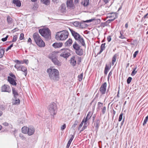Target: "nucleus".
Instances as JSON below:
<instances>
[{"label":"nucleus","mask_w":148,"mask_h":148,"mask_svg":"<svg viewBox=\"0 0 148 148\" xmlns=\"http://www.w3.org/2000/svg\"><path fill=\"white\" fill-rule=\"evenodd\" d=\"M69 33L66 30L57 32L56 35V39L58 40H64L68 37Z\"/></svg>","instance_id":"obj_3"},{"label":"nucleus","mask_w":148,"mask_h":148,"mask_svg":"<svg viewBox=\"0 0 148 148\" xmlns=\"http://www.w3.org/2000/svg\"><path fill=\"white\" fill-rule=\"evenodd\" d=\"M69 29L75 39L76 40L78 41L82 46H84L85 44L84 40L80 36V35L77 32L73 31L72 29L69 28Z\"/></svg>","instance_id":"obj_4"},{"label":"nucleus","mask_w":148,"mask_h":148,"mask_svg":"<svg viewBox=\"0 0 148 148\" xmlns=\"http://www.w3.org/2000/svg\"><path fill=\"white\" fill-rule=\"evenodd\" d=\"M4 51L3 49H0V58H1L3 57Z\"/></svg>","instance_id":"obj_33"},{"label":"nucleus","mask_w":148,"mask_h":148,"mask_svg":"<svg viewBox=\"0 0 148 148\" xmlns=\"http://www.w3.org/2000/svg\"><path fill=\"white\" fill-rule=\"evenodd\" d=\"M13 3L18 7H20L21 5V3L19 0H13Z\"/></svg>","instance_id":"obj_16"},{"label":"nucleus","mask_w":148,"mask_h":148,"mask_svg":"<svg viewBox=\"0 0 148 148\" xmlns=\"http://www.w3.org/2000/svg\"><path fill=\"white\" fill-rule=\"evenodd\" d=\"M108 70H106L105 69L104 71V73L106 75L108 72Z\"/></svg>","instance_id":"obj_59"},{"label":"nucleus","mask_w":148,"mask_h":148,"mask_svg":"<svg viewBox=\"0 0 148 148\" xmlns=\"http://www.w3.org/2000/svg\"><path fill=\"white\" fill-rule=\"evenodd\" d=\"M83 73H82L80 75H78V77L79 81H81L82 80L83 78Z\"/></svg>","instance_id":"obj_34"},{"label":"nucleus","mask_w":148,"mask_h":148,"mask_svg":"<svg viewBox=\"0 0 148 148\" xmlns=\"http://www.w3.org/2000/svg\"><path fill=\"white\" fill-rule=\"evenodd\" d=\"M20 67V66H18V65L16 64L14 66V67L16 68L17 70L19 69V67Z\"/></svg>","instance_id":"obj_55"},{"label":"nucleus","mask_w":148,"mask_h":148,"mask_svg":"<svg viewBox=\"0 0 148 148\" xmlns=\"http://www.w3.org/2000/svg\"><path fill=\"white\" fill-rule=\"evenodd\" d=\"M107 85L106 83L104 82L101 85L100 88L99 90L101 93L102 95L105 94L106 92Z\"/></svg>","instance_id":"obj_9"},{"label":"nucleus","mask_w":148,"mask_h":148,"mask_svg":"<svg viewBox=\"0 0 148 148\" xmlns=\"http://www.w3.org/2000/svg\"><path fill=\"white\" fill-rule=\"evenodd\" d=\"M106 108L105 106H104L103 108L102 109V114H104L106 112Z\"/></svg>","instance_id":"obj_38"},{"label":"nucleus","mask_w":148,"mask_h":148,"mask_svg":"<svg viewBox=\"0 0 148 148\" xmlns=\"http://www.w3.org/2000/svg\"><path fill=\"white\" fill-rule=\"evenodd\" d=\"M73 47L75 51L80 48V47L75 42L73 44Z\"/></svg>","instance_id":"obj_25"},{"label":"nucleus","mask_w":148,"mask_h":148,"mask_svg":"<svg viewBox=\"0 0 148 148\" xmlns=\"http://www.w3.org/2000/svg\"><path fill=\"white\" fill-rule=\"evenodd\" d=\"M28 127H27L24 126L22 128V131L23 133L27 134Z\"/></svg>","instance_id":"obj_22"},{"label":"nucleus","mask_w":148,"mask_h":148,"mask_svg":"<svg viewBox=\"0 0 148 148\" xmlns=\"http://www.w3.org/2000/svg\"><path fill=\"white\" fill-rule=\"evenodd\" d=\"M95 19L94 18L91 19L86 20L85 21V22H87V23L90 22H91L92 21L94 20Z\"/></svg>","instance_id":"obj_50"},{"label":"nucleus","mask_w":148,"mask_h":148,"mask_svg":"<svg viewBox=\"0 0 148 148\" xmlns=\"http://www.w3.org/2000/svg\"><path fill=\"white\" fill-rule=\"evenodd\" d=\"M15 62L18 64H21V61H20L18 60H15Z\"/></svg>","instance_id":"obj_62"},{"label":"nucleus","mask_w":148,"mask_h":148,"mask_svg":"<svg viewBox=\"0 0 148 148\" xmlns=\"http://www.w3.org/2000/svg\"><path fill=\"white\" fill-rule=\"evenodd\" d=\"M138 53V51H136L133 54V57L135 58L136 57V56Z\"/></svg>","instance_id":"obj_45"},{"label":"nucleus","mask_w":148,"mask_h":148,"mask_svg":"<svg viewBox=\"0 0 148 148\" xmlns=\"http://www.w3.org/2000/svg\"><path fill=\"white\" fill-rule=\"evenodd\" d=\"M48 109L51 116L53 117L55 115L57 112V107L56 104L54 103H51L48 106Z\"/></svg>","instance_id":"obj_6"},{"label":"nucleus","mask_w":148,"mask_h":148,"mask_svg":"<svg viewBox=\"0 0 148 148\" xmlns=\"http://www.w3.org/2000/svg\"><path fill=\"white\" fill-rule=\"evenodd\" d=\"M70 51L67 49L64 48L62 49L59 51V53H60V56L64 58H66L70 55Z\"/></svg>","instance_id":"obj_8"},{"label":"nucleus","mask_w":148,"mask_h":148,"mask_svg":"<svg viewBox=\"0 0 148 148\" xmlns=\"http://www.w3.org/2000/svg\"><path fill=\"white\" fill-rule=\"evenodd\" d=\"M35 129L32 126H30L28 127L27 134L29 136L33 135L34 133Z\"/></svg>","instance_id":"obj_12"},{"label":"nucleus","mask_w":148,"mask_h":148,"mask_svg":"<svg viewBox=\"0 0 148 148\" xmlns=\"http://www.w3.org/2000/svg\"><path fill=\"white\" fill-rule=\"evenodd\" d=\"M20 137H21V139L23 140H25L26 138L25 137L23 136L21 134L20 135Z\"/></svg>","instance_id":"obj_51"},{"label":"nucleus","mask_w":148,"mask_h":148,"mask_svg":"<svg viewBox=\"0 0 148 148\" xmlns=\"http://www.w3.org/2000/svg\"><path fill=\"white\" fill-rule=\"evenodd\" d=\"M24 34L23 33H21L20 34V36L19 37V39L20 40H22L24 38Z\"/></svg>","instance_id":"obj_42"},{"label":"nucleus","mask_w":148,"mask_h":148,"mask_svg":"<svg viewBox=\"0 0 148 148\" xmlns=\"http://www.w3.org/2000/svg\"><path fill=\"white\" fill-rule=\"evenodd\" d=\"M99 123L100 121H99V120H97L96 122V125L95 126V128L96 130H97L98 129Z\"/></svg>","instance_id":"obj_32"},{"label":"nucleus","mask_w":148,"mask_h":148,"mask_svg":"<svg viewBox=\"0 0 148 148\" xmlns=\"http://www.w3.org/2000/svg\"><path fill=\"white\" fill-rule=\"evenodd\" d=\"M71 143V142L69 141L67 144L66 147V148H69L70 145V144Z\"/></svg>","instance_id":"obj_49"},{"label":"nucleus","mask_w":148,"mask_h":148,"mask_svg":"<svg viewBox=\"0 0 148 148\" xmlns=\"http://www.w3.org/2000/svg\"><path fill=\"white\" fill-rule=\"evenodd\" d=\"M112 71H110L108 77V79L109 77L112 75Z\"/></svg>","instance_id":"obj_63"},{"label":"nucleus","mask_w":148,"mask_h":148,"mask_svg":"<svg viewBox=\"0 0 148 148\" xmlns=\"http://www.w3.org/2000/svg\"><path fill=\"white\" fill-rule=\"evenodd\" d=\"M116 55L115 54L113 56L112 60V64L113 65L114 64V63L116 62Z\"/></svg>","instance_id":"obj_29"},{"label":"nucleus","mask_w":148,"mask_h":148,"mask_svg":"<svg viewBox=\"0 0 148 148\" xmlns=\"http://www.w3.org/2000/svg\"><path fill=\"white\" fill-rule=\"evenodd\" d=\"M107 40L108 42H110L111 40V37L110 36H108L107 37Z\"/></svg>","instance_id":"obj_48"},{"label":"nucleus","mask_w":148,"mask_h":148,"mask_svg":"<svg viewBox=\"0 0 148 148\" xmlns=\"http://www.w3.org/2000/svg\"><path fill=\"white\" fill-rule=\"evenodd\" d=\"M62 43H53L52 46L54 48H59L61 47L62 45Z\"/></svg>","instance_id":"obj_19"},{"label":"nucleus","mask_w":148,"mask_h":148,"mask_svg":"<svg viewBox=\"0 0 148 148\" xmlns=\"http://www.w3.org/2000/svg\"><path fill=\"white\" fill-rule=\"evenodd\" d=\"M74 137V135H72L71 137V138L69 139V141H70L71 142H72V141L73 140Z\"/></svg>","instance_id":"obj_53"},{"label":"nucleus","mask_w":148,"mask_h":148,"mask_svg":"<svg viewBox=\"0 0 148 148\" xmlns=\"http://www.w3.org/2000/svg\"><path fill=\"white\" fill-rule=\"evenodd\" d=\"M66 124H64L61 127V130L62 131V130H64L66 128Z\"/></svg>","instance_id":"obj_43"},{"label":"nucleus","mask_w":148,"mask_h":148,"mask_svg":"<svg viewBox=\"0 0 148 148\" xmlns=\"http://www.w3.org/2000/svg\"><path fill=\"white\" fill-rule=\"evenodd\" d=\"M72 43L71 39H69L66 42L65 45L66 46H70L71 45Z\"/></svg>","instance_id":"obj_26"},{"label":"nucleus","mask_w":148,"mask_h":148,"mask_svg":"<svg viewBox=\"0 0 148 148\" xmlns=\"http://www.w3.org/2000/svg\"><path fill=\"white\" fill-rule=\"evenodd\" d=\"M105 4H107L109 2V0H102Z\"/></svg>","instance_id":"obj_57"},{"label":"nucleus","mask_w":148,"mask_h":148,"mask_svg":"<svg viewBox=\"0 0 148 148\" xmlns=\"http://www.w3.org/2000/svg\"><path fill=\"white\" fill-rule=\"evenodd\" d=\"M78 123V122L77 121H75L74 122V123L73 125V127H75L77 125V124Z\"/></svg>","instance_id":"obj_47"},{"label":"nucleus","mask_w":148,"mask_h":148,"mask_svg":"<svg viewBox=\"0 0 148 148\" xmlns=\"http://www.w3.org/2000/svg\"><path fill=\"white\" fill-rule=\"evenodd\" d=\"M8 80L9 82L12 85L16 86V83L14 79L10 77H8Z\"/></svg>","instance_id":"obj_13"},{"label":"nucleus","mask_w":148,"mask_h":148,"mask_svg":"<svg viewBox=\"0 0 148 148\" xmlns=\"http://www.w3.org/2000/svg\"><path fill=\"white\" fill-rule=\"evenodd\" d=\"M48 57L54 64L58 66L60 65V63L57 59V53L55 51L52 52L48 56Z\"/></svg>","instance_id":"obj_7"},{"label":"nucleus","mask_w":148,"mask_h":148,"mask_svg":"<svg viewBox=\"0 0 148 148\" xmlns=\"http://www.w3.org/2000/svg\"><path fill=\"white\" fill-rule=\"evenodd\" d=\"M89 0H84L81 2V4L83 5L84 7H87L89 5Z\"/></svg>","instance_id":"obj_20"},{"label":"nucleus","mask_w":148,"mask_h":148,"mask_svg":"<svg viewBox=\"0 0 148 148\" xmlns=\"http://www.w3.org/2000/svg\"><path fill=\"white\" fill-rule=\"evenodd\" d=\"M12 93L14 95V99H16L18 96V93L17 92V91L15 90V88H12Z\"/></svg>","instance_id":"obj_15"},{"label":"nucleus","mask_w":148,"mask_h":148,"mask_svg":"<svg viewBox=\"0 0 148 148\" xmlns=\"http://www.w3.org/2000/svg\"><path fill=\"white\" fill-rule=\"evenodd\" d=\"M123 114V113H121V114L120 115L118 120L119 121H121L122 120Z\"/></svg>","instance_id":"obj_40"},{"label":"nucleus","mask_w":148,"mask_h":148,"mask_svg":"<svg viewBox=\"0 0 148 148\" xmlns=\"http://www.w3.org/2000/svg\"><path fill=\"white\" fill-rule=\"evenodd\" d=\"M92 115V113L91 112H89L87 114L86 118L85 119H84V121L85 123H86L87 121L89 120L91 117Z\"/></svg>","instance_id":"obj_17"},{"label":"nucleus","mask_w":148,"mask_h":148,"mask_svg":"<svg viewBox=\"0 0 148 148\" xmlns=\"http://www.w3.org/2000/svg\"><path fill=\"white\" fill-rule=\"evenodd\" d=\"M13 100H15V101L13 102V104L14 105H19L20 102V101L19 99H17V98L16 99H14Z\"/></svg>","instance_id":"obj_28"},{"label":"nucleus","mask_w":148,"mask_h":148,"mask_svg":"<svg viewBox=\"0 0 148 148\" xmlns=\"http://www.w3.org/2000/svg\"><path fill=\"white\" fill-rule=\"evenodd\" d=\"M24 62L27 64L28 63V60H24Z\"/></svg>","instance_id":"obj_58"},{"label":"nucleus","mask_w":148,"mask_h":148,"mask_svg":"<svg viewBox=\"0 0 148 148\" xmlns=\"http://www.w3.org/2000/svg\"><path fill=\"white\" fill-rule=\"evenodd\" d=\"M47 72L48 73L49 77L51 79L54 81L58 80L59 73L57 69L50 68L47 69Z\"/></svg>","instance_id":"obj_1"},{"label":"nucleus","mask_w":148,"mask_h":148,"mask_svg":"<svg viewBox=\"0 0 148 148\" xmlns=\"http://www.w3.org/2000/svg\"><path fill=\"white\" fill-rule=\"evenodd\" d=\"M132 78L131 77H129L127 78V83L128 84H129L130 83V82L132 80Z\"/></svg>","instance_id":"obj_39"},{"label":"nucleus","mask_w":148,"mask_h":148,"mask_svg":"<svg viewBox=\"0 0 148 148\" xmlns=\"http://www.w3.org/2000/svg\"><path fill=\"white\" fill-rule=\"evenodd\" d=\"M137 68V66H135V67L134 68L131 74V75L132 76H134L136 73L137 71H136V69Z\"/></svg>","instance_id":"obj_30"},{"label":"nucleus","mask_w":148,"mask_h":148,"mask_svg":"<svg viewBox=\"0 0 148 148\" xmlns=\"http://www.w3.org/2000/svg\"><path fill=\"white\" fill-rule=\"evenodd\" d=\"M66 4L68 7H73L74 5L73 3V0H68L66 2Z\"/></svg>","instance_id":"obj_18"},{"label":"nucleus","mask_w":148,"mask_h":148,"mask_svg":"<svg viewBox=\"0 0 148 148\" xmlns=\"http://www.w3.org/2000/svg\"><path fill=\"white\" fill-rule=\"evenodd\" d=\"M17 38V37L16 35H15L13 37V39L12 40V42H15Z\"/></svg>","instance_id":"obj_41"},{"label":"nucleus","mask_w":148,"mask_h":148,"mask_svg":"<svg viewBox=\"0 0 148 148\" xmlns=\"http://www.w3.org/2000/svg\"><path fill=\"white\" fill-rule=\"evenodd\" d=\"M148 120V115H147L145 119L144 122L143 123V125L144 126L147 123Z\"/></svg>","instance_id":"obj_35"},{"label":"nucleus","mask_w":148,"mask_h":148,"mask_svg":"<svg viewBox=\"0 0 148 148\" xmlns=\"http://www.w3.org/2000/svg\"><path fill=\"white\" fill-rule=\"evenodd\" d=\"M87 122H86V123H85V121H84V125L83 127H84V128L85 129L87 127Z\"/></svg>","instance_id":"obj_52"},{"label":"nucleus","mask_w":148,"mask_h":148,"mask_svg":"<svg viewBox=\"0 0 148 148\" xmlns=\"http://www.w3.org/2000/svg\"><path fill=\"white\" fill-rule=\"evenodd\" d=\"M41 1L44 4L48 5L49 3V0H41Z\"/></svg>","instance_id":"obj_31"},{"label":"nucleus","mask_w":148,"mask_h":148,"mask_svg":"<svg viewBox=\"0 0 148 148\" xmlns=\"http://www.w3.org/2000/svg\"><path fill=\"white\" fill-rule=\"evenodd\" d=\"M22 71L23 72H24V74L25 75V76H26L27 74V68L23 66L22 68Z\"/></svg>","instance_id":"obj_27"},{"label":"nucleus","mask_w":148,"mask_h":148,"mask_svg":"<svg viewBox=\"0 0 148 148\" xmlns=\"http://www.w3.org/2000/svg\"><path fill=\"white\" fill-rule=\"evenodd\" d=\"M110 67H109V66H108L107 65H106V67L105 68V69L106 70H108V71L110 70Z\"/></svg>","instance_id":"obj_54"},{"label":"nucleus","mask_w":148,"mask_h":148,"mask_svg":"<svg viewBox=\"0 0 148 148\" xmlns=\"http://www.w3.org/2000/svg\"><path fill=\"white\" fill-rule=\"evenodd\" d=\"M7 20L8 23L9 25H10L13 22L12 18L9 15H8L7 17Z\"/></svg>","instance_id":"obj_14"},{"label":"nucleus","mask_w":148,"mask_h":148,"mask_svg":"<svg viewBox=\"0 0 148 148\" xmlns=\"http://www.w3.org/2000/svg\"><path fill=\"white\" fill-rule=\"evenodd\" d=\"M75 57H73L71 58L70 60L71 64L73 66H75L76 63V60H75Z\"/></svg>","instance_id":"obj_21"},{"label":"nucleus","mask_w":148,"mask_h":148,"mask_svg":"<svg viewBox=\"0 0 148 148\" xmlns=\"http://www.w3.org/2000/svg\"><path fill=\"white\" fill-rule=\"evenodd\" d=\"M120 36H119V37L121 39H124L125 38L124 36L123 35V32H121V31L120 32Z\"/></svg>","instance_id":"obj_36"},{"label":"nucleus","mask_w":148,"mask_h":148,"mask_svg":"<svg viewBox=\"0 0 148 148\" xmlns=\"http://www.w3.org/2000/svg\"><path fill=\"white\" fill-rule=\"evenodd\" d=\"M74 25L75 26H77L78 25V23L77 22H75L74 23Z\"/></svg>","instance_id":"obj_64"},{"label":"nucleus","mask_w":148,"mask_h":148,"mask_svg":"<svg viewBox=\"0 0 148 148\" xmlns=\"http://www.w3.org/2000/svg\"><path fill=\"white\" fill-rule=\"evenodd\" d=\"M75 52L79 56H81L83 54V50L80 48L75 51Z\"/></svg>","instance_id":"obj_24"},{"label":"nucleus","mask_w":148,"mask_h":148,"mask_svg":"<svg viewBox=\"0 0 148 148\" xmlns=\"http://www.w3.org/2000/svg\"><path fill=\"white\" fill-rule=\"evenodd\" d=\"M84 123V118L83 119L81 123L79 125V126L78 127L79 130L81 128V127H82Z\"/></svg>","instance_id":"obj_37"},{"label":"nucleus","mask_w":148,"mask_h":148,"mask_svg":"<svg viewBox=\"0 0 148 148\" xmlns=\"http://www.w3.org/2000/svg\"><path fill=\"white\" fill-rule=\"evenodd\" d=\"M13 44H12L11 45L6 49V51H7L9 50L10 49H11V48L13 47Z\"/></svg>","instance_id":"obj_44"},{"label":"nucleus","mask_w":148,"mask_h":148,"mask_svg":"<svg viewBox=\"0 0 148 148\" xmlns=\"http://www.w3.org/2000/svg\"><path fill=\"white\" fill-rule=\"evenodd\" d=\"M108 16L109 18L113 17V18L112 19H110L106 21V22H107V23H109L113 21L117 18V16L116 14L114 13H112L110 14H108Z\"/></svg>","instance_id":"obj_10"},{"label":"nucleus","mask_w":148,"mask_h":148,"mask_svg":"<svg viewBox=\"0 0 148 148\" xmlns=\"http://www.w3.org/2000/svg\"><path fill=\"white\" fill-rule=\"evenodd\" d=\"M33 37L34 40L37 45L39 47H44L45 46V42L41 38L39 34L35 33L33 34Z\"/></svg>","instance_id":"obj_2"},{"label":"nucleus","mask_w":148,"mask_h":148,"mask_svg":"<svg viewBox=\"0 0 148 148\" xmlns=\"http://www.w3.org/2000/svg\"><path fill=\"white\" fill-rule=\"evenodd\" d=\"M11 91L10 87L9 86L4 85L1 87V91L9 92Z\"/></svg>","instance_id":"obj_11"},{"label":"nucleus","mask_w":148,"mask_h":148,"mask_svg":"<svg viewBox=\"0 0 148 148\" xmlns=\"http://www.w3.org/2000/svg\"><path fill=\"white\" fill-rule=\"evenodd\" d=\"M98 105L99 107H100L101 106H102L103 104H102V103H101L100 102H99L98 103Z\"/></svg>","instance_id":"obj_61"},{"label":"nucleus","mask_w":148,"mask_h":148,"mask_svg":"<svg viewBox=\"0 0 148 148\" xmlns=\"http://www.w3.org/2000/svg\"><path fill=\"white\" fill-rule=\"evenodd\" d=\"M39 32L42 36L45 38L49 39L51 38V32L47 28L40 29L39 30Z\"/></svg>","instance_id":"obj_5"},{"label":"nucleus","mask_w":148,"mask_h":148,"mask_svg":"<svg viewBox=\"0 0 148 148\" xmlns=\"http://www.w3.org/2000/svg\"><path fill=\"white\" fill-rule=\"evenodd\" d=\"M3 125L5 126H8L9 125V124L8 123L5 122L3 123Z\"/></svg>","instance_id":"obj_56"},{"label":"nucleus","mask_w":148,"mask_h":148,"mask_svg":"<svg viewBox=\"0 0 148 148\" xmlns=\"http://www.w3.org/2000/svg\"><path fill=\"white\" fill-rule=\"evenodd\" d=\"M105 43L102 44L101 46V50L98 53V54H101V52L103 51L105 49Z\"/></svg>","instance_id":"obj_23"},{"label":"nucleus","mask_w":148,"mask_h":148,"mask_svg":"<svg viewBox=\"0 0 148 148\" xmlns=\"http://www.w3.org/2000/svg\"><path fill=\"white\" fill-rule=\"evenodd\" d=\"M8 35L7 36H6L5 37V38H2L1 39V40L3 42H5V41H6L7 40V38L8 37Z\"/></svg>","instance_id":"obj_46"},{"label":"nucleus","mask_w":148,"mask_h":148,"mask_svg":"<svg viewBox=\"0 0 148 148\" xmlns=\"http://www.w3.org/2000/svg\"><path fill=\"white\" fill-rule=\"evenodd\" d=\"M28 42L30 43V44L32 43V41L30 38H29L28 40Z\"/></svg>","instance_id":"obj_60"}]
</instances>
